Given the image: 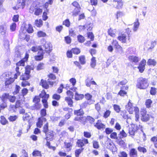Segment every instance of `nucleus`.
Segmentation results:
<instances>
[{"label":"nucleus","mask_w":157,"mask_h":157,"mask_svg":"<svg viewBox=\"0 0 157 157\" xmlns=\"http://www.w3.org/2000/svg\"><path fill=\"white\" fill-rule=\"evenodd\" d=\"M149 86L147 80L142 77L139 78L137 80L136 87L140 89H145Z\"/></svg>","instance_id":"1"},{"label":"nucleus","mask_w":157,"mask_h":157,"mask_svg":"<svg viewBox=\"0 0 157 157\" xmlns=\"http://www.w3.org/2000/svg\"><path fill=\"white\" fill-rule=\"evenodd\" d=\"M43 10L38 6H35L33 4L29 8V12L31 13H33L36 16H39L41 14Z\"/></svg>","instance_id":"2"},{"label":"nucleus","mask_w":157,"mask_h":157,"mask_svg":"<svg viewBox=\"0 0 157 157\" xmlns=\"http://www.w3.org/2000/svg\"><path fill=\"white\" fill-rule=\"evenodd\" d=\"M41 42L43 46L44 47L46 52L48 53L50 52H51L50 48L51 45L50 42H46L45 39H42L41 40Z\"/></svg>","instance_id":"3"},{"label":"nucleus","mask_w":157,"mask_h":157,"mask_svg":"<svg viewBox=\"0 0 157 157\" xmlns=\"http://www.w3.org/2000/svg\"><path fill=\"white\" fill-rule=\"evenodd\" d=\"M48 83L52 86H53L54 82H53L51 81L50 79H48V82L45 80L42 79L40 83V85L42 86L43 88L47 89L49 87Z\"/></svg>","instance_id":"4"},{"label":"nucleus","mask_w":157,"mask_h":157,"mask_svg":"<svg viewBox=\"0 0 157 157\" xmlns=\"http://www.w3.org/2000/svg\"><path fill=\"white\" fill-rule=\"evenodd\" d=\"M146 111L145 110H143L140 112L139 116L141 120L143 121L146 122L149 119V116L147 114Z\"/></svg>","instance_id":"5"},{"label":"nucleus","mask_w":157,"mask_h":157,"mask_svg":"<svg viewBox=\"0 0 157 157\" xmlns=\"http://www.w3.org/2000/svg\"><path fill=\"white\" fill-rule=\"evenodd\" d=\"M139 129L136 124H132L131 125L128 129V133L129 135L132 136L134 135L135 133Z\"/></svg>","instance_id":"6"},{"label":"nucleus","mask_w":157,"mask_h":157,"mask_svg":"<svg viewBox=\"0 0 157 157\" xmlns=\"http://www.w3.org/2000/svg\"><path fill=\"white\" fill-rule=\"evenodd\" d=\"M72 5L76 8L75 9L73 14L74 15L76 16L78 15L80 12V10L81 8L80 7V6L78 3L76 1L73 2L72 3Z\"/></svg>","instance_id":"7"},{"label":"nucleus","mask_w":157,"mask_h":157,"mask_svg":"<svg viewBox=\"0 0 157 157\" xmlns=\"http://www.w3.org/2000/svg\"><path fill=\"white\" fill-rule=\"evenodd\" d=\"M146 63V61L144 59H143L140 63L138 68L140 73H142L144 71Z\"/></svg>","instance_id":"8"},{"label":"nucleus","mask_w":157,"mask_h":157,"mask_svg":"<svg viewBox=\"0 0 157 157\" xmlns=\"http://www.w3.org/2000/svg\"><path fill=\"white\" fill-rule=\"evenodd\" d=\"M80 29H84L87 28V29L88 31H90L92 29L93 25V24L90 22H87L84 25L80 26H79Z\"/></svg>","instance_id":"9"},{"label":"nucleus","mask_w":157,"mask_h":157,"mask_svg":"<svg viewBox=\"0 0 157 157\" xmlns=\"http://www.w3.org/2000/svg\"><path fill=\"white\" fill-rule=\"evenodd\" d=\"M43 50L42 48H41L38 53V55L35 57V59L36 60H41L43 58L44 55Z\"/></svg>","instance_id":"10"},{"label":"nucleus","mask_w":157,"mask_h":157,"mask_svg":"<svg viewBox=\"0 0 157 157\" xmlns=\"http://www.w3.org/2000/svg\"><path fill=\"white\" fill-rule=\"evenodd\" d=\"M94 126L98 129L105 128V126L101 122V121L98 120L97 123L94 124Z\"/></svg>","instance_id":"11"},{"label":"nucleus","mask_w":157,"mask_h":157,"mask_svg":"<svg viewBox=\"0 0 157 157\" xmlns=\"http://www.w3.org/2000/svg\"><path fill=\"white\" fill-rule=\"evenodd\" d=\"M25 0H18L17 6L18 8H22L23 9L25 5Z\"/></svg>","instance_id":"12"},{"label":"nucleus","mask_w":157,"mask_h":157,"mask_svg":"<svg viewBox=\"0 0 157 157\" xmlns=\"http://www.w3.org/2000/svg\"><path fill=\"white\" fill-rule=\"evenodd\" d=\"M127 35V33L122 34L118 37V39L122 42L125 43L126 40V37Z\"/></svg>","instance_id":"13"},{"label":"nucleus","mask_w":157,"mask_h":157,"mask_svg":"<svg viewBox=\"0 0 157 157\" xmlns=\"http://www.w3.org/2000/svg\"><path fill=\"white\" fill-rule=\"evenodd\" d=\"M129 156L130 157H137V151L135 148H133L130 149L129 151Z\"/></svg>","instance_id":"14"},{"label":"nucleus","mask_w":157,"mask_h":157,"mask_svg":"<svg viewBox=\"0 0 157 157\" xmlns=\"http://www.w3.org/2000/svg\"><path fill=\"white\" fill-rule=\"evenodd\" d=\"M113 1L117 3V5L116 7V8L120 9L122 8L123 5L122 0H113Z\"/></svg>","instance_id":"15"},{"label":"nucleus","mask_w":157,"mask_h":157,"mask_svg":"<svg viewBox=\"0 0 157 157\" xmlns=\"http://www.w3.org/2000/svg\"><path fill=\"white\" fill-rule=\"evenodd\" d=\"M85 98L88 102L91 101L92 104H94L95 101L92 99V95L89 93H87L85 95Z\"/></svg>","instance_id":"16"},{"label":"nucleus","mask_w":157,"mask_h":157,"mask_svg":"<svg viewBox=\"0 0 157 157\" xmlns=\"http://www.w3.org/2000/svg\"><path fill=\"white\" fill-rule=\"evenodd\" d=\"M46 137L45 139L46 140H51L53 136V134L52 131L48 132L45 133Z\"/></svg>","instance_id":"17"},{"label":"nucleus","mask_w":157,"mask_h":157,"mask_svg":"<svg viewBox=\"0 0 157 157\" xmlns=\"http://www.w3.org/2000/svg\"><path fill=\"white\" fill-rule=\"evenodd\" d=\"M30 74L25 73L21 75L20 78L23 80H27L30 78Z\"/></svg>","instance_id":"18"},{"label":"nucleus","mask_w":157,"mask_h":157,"mask_svg":"<svg viewBox=\"0 0 157 157\" xmlns=\"http://www.w3.org/2000/svg\"><path fill=\"white\" fill-rule=\"evenodd\" d=\"M65 101L68 104V105L70 107L73 106V101L70 97H66L65 98Z\"/></svg>","instance_id":"19"},{"label":"nucleus","mask_w":157,"mask_h":157,"mask_svg":"<svg viewBox=\"0 0 157 157\" xmlns=\"http://www.w3.org/2000/svg\"><path fill=\"white\" fill-rule=\"evenodd\" d=\"M84 97L83 94H78L77 92L75 93V99L76 100L78 101L82 99Z\"/></svg>","instance_id":"20"},{"label":"nucleus","mask_w":157,"mask_h":157,"mask_svg":"<svg viewBox=\"0 0 157 157\" xmlns=\"http://www.w3.org/2000/svg\"><path fill=\"white\" fill-rule=\"evenodd\" d=\"M140 23L139 22L138 19L136 20V21L134 23V26L133 28V30L134 32H136L139 26Z\"/></svg>","instance_id":"21"},{"label":"nucleus","mask_w":157,"mask_h":157,"mask_svg":"<svg viewBox=\"0 0 157 157\" xmlns=\"http://www.w3.org/2000/svg\"><path fill=\"white\" fill-rule=\"evenodd\" d=\"M128 59L130 61L135 63H136L139 61V58L136 56H130L128 57Z\"/></svg>","instance_id":"22"},{"label":"nucleus","mask_w":157,"mask_h":157,"mask_svg":"<svg viewBox=\"0 0 157 157\" xmlns=\"http://www.w3.org/2000/svg\"><path fill=\"white\" fill-rule=\"evenodd\" d=\"M91 102V101L88 102L87 101H85L80 105V107L81 108H85L88 105L92 104Z\"/></svg>","instance_id":"23"},{"label":"nucleus","mask_w":157,"mask_h":157,"mask_svg":"<svg viewBox=\"0 0 157 157\" xmlns=\"http://www.w3.org/2000/svg\"><path fill=\"white\" fill-rule=\"evenodd\" d=\"M41 107V105L38 103H35L32 106H31V109L33 110H39Z\"/></svg>","instance_id":"24"},{"label":"nucleus","mask_w":157,"mask_h":157,"mask_svg":"<svg viewBox=\"0 0 157 157\" xmlns=\"http://www.w3.org/2000/svg\"><path fill=\"white\" fill-rule=\"evenodd\" d=\"M74 113L77 116L82 115L84 114V112L82 109L79 110H75Z\"/></svg>","instance_id":"25"},{"label":"nucleus","mask_w":157,"mask_h":157,"mask_svg":"<svg viewBox=\"0 0 157 157\" xmlns=\"http://www.w3.org/2000/svg\"><path fill=\"white\" fill-rule=\"evenodd\" d=\"M14 81V78H10L9 79H6L5 82V85L6 86L8 85L13 82Z\"/></svg>","instance_id":"26"},{"label":"nucleus","mask_w":157,"mask_h":157,"mask_svg":"<svg viewBox=\"0 0 157 157\" xmlns=\"http://www.w3.org/2000/svg\"><path fill=\"white\" fill-rule=\"evenodd\" d=\"M79 60L81 64L83 65L85 64L86 62L84 56L82 55L80 56L79 57Z\"/></svg>","instance_id":"27"},{"label":"nucleus","mask_w":157,"mask_h":157,"mask_svg":"<svg viewBox=\"0 0 157 157\" xmlns=\"http://www.w3.org/2000/svg\"><path fill=\"white\" fill-rule=\"evenodd\" d=\"M35 24L37 27H40L43 25V21L41 19L36 20L35 21Z\"/></svg>","instance_id":"28"},{"label":"nucleus","mask_w":157,"mask_h":157,"mask_svg":"<svg viewBox=\"0 0 157 157\" xmlns=\"http://www.w3.org/2000/svg\"><path fill=\"white\" fill-rule=\"evenodd\" d=\"M83 148H81L76 150L75 152V155L76 157H78L79 154L83 151Z\"/></svg>","instance_id":"29"},{"label":"nucleus","mask_w":157,"mask_h":157,"mask_svg":"<svg viewBox=\"0 0 157 157\" xmlns=\"http://www.w3.org/2000/svg\"><path fill=\"white\" fill-rule=\"evenodd\" d=\"M9 94L7 93H4L3 94L1 97L2 101H5L6 99H9L10 96Z\"/></svg>","instance_id":"30"},{"label":"nucleus","mask_w":157,"mask_h":157,"mask_svg":"<svg viewBox=\"0 0 157 157\" xmlns=\"http://www.w3.org/2000/svg\"><path fill=\"white\" fill-rule=\"evenodd\" d=\"M127 134L123 130L120 132V134L118 135V137L120 138L126 137L127 136Z\"/></svg>","instance_id":"31"},{"label":"nucleus","mask_w":157,"mask_h":157,"mask_svg":"<svg viewBox=\"0 0 157 157\" xmlns=\"http://www.w3.org/2000/svg\"><path fill=\"white\" fill-rule=\"evenodd\" d=\"M77 39L78 41L81 43L84 42L85 40L84 37L81 35H79L78 36Z\"/></svg>","instance_id":"32"},{"label":"nucleus","mask_w":157,"mask_h":157,"mask_svg":"<svg viewBox=\"0 0 157 157\" xmlns=\"http://www.w3.org/2000/svg\"><path fill=\"white\" fill-rule=\"evenodd\" d=\"M156 62L155 60L149 59L147 62V64L149 65H152L154 66L156 65Z\"/></svg>","instance_id":"33"},{"label":"nucleus","mask_w":157,"mask_h":157,"mask_svg":"<svg viewBox=\"0 0 157 157\" xmlns=\"http://www.w3.org/2000/svg\"><path fill=\"white\" fill-rule=\"evenodd\" d=\"M112 44L117 49H119L121 48V46L118 44L117 41L116 40H113Z\"/></svg>","instance_id":"34"},{"label":"nucleus","mask_w":157,"mask_h":157,"mask_svg":"<svg viewBox=\"0 0 157 157\" xmlns=\"http://www.w3.org/2000/svg\"><path fill=\"white\" fill-rule=\"evenodd\" d=\"M71 50L73 53L76 55L80 53L81 52L80 49L77 48H73L71 49Z\"/></svg>","instance_id":"35"},{"label":"nucleus","mask_w":157,"mask_h":157,"mask_svg":"<svg viewBox=\"0 0 157 157\" xmlns=\"http://www.w3.org/2000/svg\"><path fill=\"white\" fill-rule=\"evenodd\" d=\"M77 145L78 147H82L84 145V144L82 140H78L77 142Z\"/></svg>","instance_id":"36"},{"label":"nucleus","mask_w":157,"mask_h":157,"mask_svg":"<svg viewBox=\"0 0 157 157\" xmlns=\"http://www.w3.org/2000/svg\"><path fill=\"white\" fill-rule=\"evenodd\" d=\"M1 123L3 125H5L8 123L7 121L6 120L4 116H1Z\"/></svg>","instance_id":"37"},{"label":"nucleus","mask_w":157,"mask_h":157,"mask_svg":"<svg viewBox=\"0 0 157 157\" xmlns=\"http://www.w3.org/2000/svg\"><path fill=\"white\" fill-rule=\"evenodd\" d=\"M96 64L95 58L93 57L91 59V62L90 63V66L92 68H94Z\"/></svg>","instance_id":"38"},{"label":"nucleus","mask_w":157,"mask_h":157,"mask_svg":"<svg viewBox=\"0 0 157 157\" xmlns=\"http://www.w3.org/2000/svg\"><path fill=\"white\" fill-rule=\"evenodd\" d=\"M0 32L2 35H4L6 33V29L3 25H0Z\"/></svg>","instance_id":"39"},{"label":"nucleus","mask_w":157,"mask_h":157,"mask_svg":"<svg viewBox=\"0 0 157 157\" xmlns=\"http://www.w3.org/2000/svg\"><path fill=\"white\" fill-rule=\"evenodd\" d=\"M28 90L26 88H23L21 90V94H20L21 96L24 97L28 93Z\"/></svg>","instance_id":"40"},{"label":"nucleus","mask_w":157,"mask_h":157,"mask_svg":"<svg viewBox=\"0 0 157 157\" xmlns=\"http://www.w3.org/2000/svg\"><path fill=\"white\" fill-rule=\"evenodd\" d=\"M46 35V33L41 31H40L37 33V36L39 37H45Z\"/></svg>","instance_id":"41"},{"label":"nucleus","mask_w":157,"mask_h":157,"mask_svg":"<svg viewBox=\"0 0 157 157\" xmlns=\"http://www.w3.org/2000/svg\"><path fill=\"white\" fill-rule=\"evenodd\" d=\"M16 24L15 23H13L10 26V30L11 32L14 31L16 29Z\"/></svg>","instance_id":"42"},{"label":"nucleus","mask_w":157,"mask_h":157,"mask_svg":"<svg viewBox=\"0 0 157 157\" xmlns=\"http://www.w3.org/2000/svg\"><path fill=\"white\" fill-rule=\"evenodd\" d=\"M43 124V121L40 118L38 119V121L36 123V125L37 127L40 128Z\"/></svg>","instance_id":"43"},{"label":"nucleus","mask_w":157,"mask_h":157,"mask_svg":"<svg viewBox=\"0 0 157 157\" xmlns=\"http://www.w3.org/2000/svg\"><path fill=\"white\" fill-rule=\"evenodd\" d=\"M28 28L27 29L26 31L29 33H32L33 31V27L31 24H29L28 25Z\"/></svg>","instance_id":"44"},{"label":"nucleus","mask_w":157,"mask_h":157,"mask_svg":"<svg viewBox=\"0 0 157 157\" xmlns=\"http://www.w3.org/2000/svg\"><path fill=\"white\" fill-rule=\"evenodd\" d=\"M32 69V67L31 66L27 65L25 67V73L30 74V71Z\"/></svg>","instance_id":"45"},{"label":"nucleus","mask_w":157,"mask_h":157,"mask_svg":"<svg viewBox=\"0 0 157 157\" xmlns=\"http://www.w3.org/2000/svg\"><path fill=\"white\" fill-rule=\"evenodd\" d=\"M152 103V101L151 99H148L146 100L145 102V105L146 107L148 108L150 107L151 104Z\"/></svg>","instance_id":"46"},{"label":"nucleus","mask_w":157,"mask_h":157,"mask_svg":"<svg viewBox=\"0 0 157 157\" xmlns=\"http://www.w3.org/2000/svg\"><path fill=\"white\" fill-rule=\"evenodd\" d=\"M19 66H16V71L17 72V73L14 75V78L15 79H16L17 78V76L19 75H20V72H19Z\"/></svg>","instance_id":"47"},{"label":"nucleus","mask_w":157,"mask_h":157,"mask_svg":"<svg viewBox=\"0 0 157 157\" xmlns=\"http://www.w3.org/2000/svg\"><path fill=\"white\" fill-rule=\"evenodd\" d=\"M151 140L154 143L155 147L157 148V136L156 137H152Z\"/></svg>","instance_id":"48"},{"label":"nucleus","mask_w":157,"mask_h":157,"mask_svg":"<svg viewBox=\"0 0 157 157\" xmlns=\"http://www.w3.org/2000/svg\"><path fill=\"white\" fill-rule=\"evenodd\" d=\"M43 131L45 133L48 132V123H47L44 125Z\"/></svg>","instance_id":"49"},{"label":"nucleus","mask_w":157,"mask_h":157,"mask_svg":"<svg viewBox=\"0 0 157 157\" xmlns=\"http://www.w3.org/2000/svg\"><path fill=\"white\" fill-rule=\"evenodd\" d=\"M113 106L114 110L116 112L118 113L120 112V108L119 106L116 104H114L113 105Z\"/></svg>","instance_id":"50"},{"label":"nucleus","mask_w":157,"mask_h":157,"mask_svg":"<svg viewBox=\"0 0 157 157\" xmlns=\"http://www.w3.org/2000/svg\"><path fill=\"white\" fill-rule=\"evenodd\" d=\"M135 109L134 110V111H135L136 113H135L136 118V121H137L138 120V119L139 117L140 116V115H139L138 114L139 109L138 108H135Z\"/></svg>","instance_id":"51"},{"label":"nucleus","mask_w":157,"mask_h":157,"mask_svg":"<svg viewBox=\"0 0 157 157\" xmlns=\"http://www.w3.org/2000/svg\"><path fill=\"white\" fill-rule=\"evenodd\" d=\"M110 137L112 139H118V137L117 136V133L116 132H113L111 133L110 135Z\"/></svg>","instance_id":"52"},{"label":"nucleus","mask_w":157,"mask_h":157,"mask_svg":"<svg viewBox=\"0 0 157 157\" xmlns=\"http://www.w3.org/2000/svg\"><path fill=\"white\" fill-rule=\"evenodd\" d=\"M63 25H65L67 27H69L70 25V23L69 19H67L63 21Z\"/></svg>","instance_id":"53"},{"label":"nucleus","mask_w":157,"mask_h":157,"mask_svg":"<svg viewBox=\"0 0 157 157\" xmlns=\"http://www.w3.org/2000/svg\"><path fill=\"white\" fill-rule=\"evenodd\" d=\"M156 92V89L154 87H151L150 91V94L152 95H155Z\"/></svg>","instance_id":"54"},{"label":"nucleus","mask_w":157,"mask_h":157,"mask_svg":"<svg viewBox=\"0 0 157 157\" xmlns=\"http://www.w3.org/2000/svg\"><path fill=\"white\" fill-rule=\"evenodd\" d=\"M20 87L19 86L16 85L15 91L13 92V93L14 94H16L18 93L20 89Z\"/></svg>","instance_id":"55"},{"label":"nucleus","mask_w":157,"mask_h":157,"mask_svg":"<svg viewBox=\"0 0 157 157\" xmlns=\"http://www.w3.org/2000/svg\"><path fill=\"white\" fill-rule=\"evenodd\" d=\"M26 35L23 33L22 31L21 32L20 31L19 37L20 39L24 40L26 38Z\"/></svg>","instance_id":"56"},{"label":"nucleus","mask_w":157,"mask_h":157,"mask_svg":"<svg viewBox=\"0 0 157 157\" xmlns=\"http://www.w3.org/2000/svg\"><path fill=\"white\" fill-rule=\"evenodd\" d=\"M16 65V66L19 67L20 66H24L25 65V61L23 60L22 59L17 62Z\"/></svg>","instance_id":"57"},{"label":"nucleus","mask_w":157,"mask_h":157,"mask_svg":"<svg viewBox=\"0 0 157 157\" xmlns=\"http://www.w3.org/2000/svg\"><path fill=\"white\" fill-rule=\"evenodd\" d=\"M33 155L34 156H39L41 155L40 152L38 151H34L33 153Z\"/></svg>","instance_id":"58"},{"label":"nucleus","mask_w":157,"mask_h":157,"mask_svg":"<svg viewBox=\"0 0 157 157\" xmlns=\"http://www.w3.org/2000/svg\"><path fill=\"white\" fill-rule=\"evenodd\" d=\"M17 118V116L16 115H14L13 116H10L9 117V119L10 121H13L16 120Z\"/></svg>","instance_id":"59"},{"label":"nucleus","mask_w":157,"mask_h":157,"mask_svg":"<svg viewBox=\"0 0 157 157\" xmlns=\"http://www.w3.org/2000/svg\"><path fill=\"white\" fill-rule=\"evenodd\" d=\"M138 150L140 152H142L143 153H145L147 151L146 149L145 148L143 147H138Z\"/></svg>","instance_id":"60"},{"label":"nucleus","mask_w":157,"mask_h":157,"mask_svg":"<svg viewBox=\"0 0 157 157\" xmlns=\"http://www.w3.org/2000/svg\"><path fill=\"white\" fill-rule=\"evenodd\" d=\"M40 114L42 117H44L46 116L47 114L46 110L45 109H43L41 110Z\"/></svg>","instance_id":"61"},{"label":"nucleus","mask_w":157,"mask_h":157,"mask_svg":"<svg viewBox=\"0 0 157 157\" xmlns=\"http://www.w3.org/2000/svg\"><path fill=\"white\" fill-rule=\"evenodd\" d=\"M3 102L0 105V109H4L7 107V104L5 101H2Z\"/></svg>","instance_id":"62"},{"label":"nucleus","mask_w":157,"mask_h":157,"mask_svg":"<svg viewBox=\"0 0 157 157\" xmlns=\"http://www.w3.org/2000/svg\"><path fill=\"white\" fill-rule=\"evenodd\" d=\"M111 111L109 110H107L104 113L103 117L105 118H107L110 115Z\"/></svg>","instance_id":"63"},{"label":"nucleus","mask_w":157,"mask_h":157,"mask_svg":"<svg viewBox=\"0 0 157 157\" xmlns=\"http://www.w3.org/2000/svg\"><path fill=\"white\" fill-rule=\"evenodd\" d=\"M8 99L10 102H13L15 101L16 97L14 96L10 95Z\"/></svg>","instance_id":"64"}]
</instances>
